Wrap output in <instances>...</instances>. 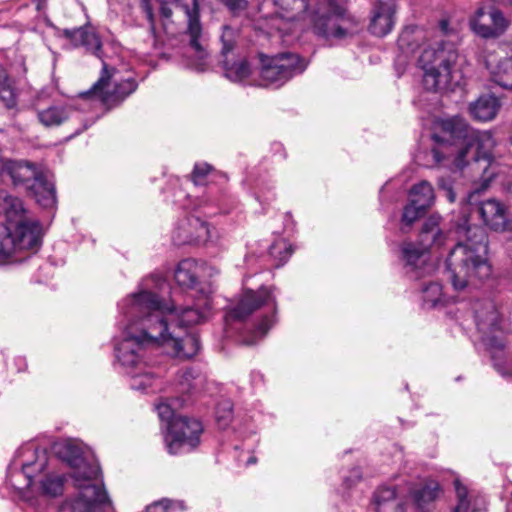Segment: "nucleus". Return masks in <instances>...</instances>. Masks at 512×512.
<instances>
[{"label": "nucleus", "mask_w": 512, "mask_h": 512, "mask_svg": "<svg viewBox=\"0 0 512 512\" xmlns=\"http://www.w3.org/2000/svg\"><path fill=\"white\" fill-rule=\"evenodd\" d=\"M26 190L29 196L43 208L53 207L56 203L55 186L52 182L47 180L42 172L37 174Z\"/></svg>", "instance_id": "24"}, {"label": "nucleus", "mask_w": 512, "mask_h": 512, "mask_svg": "<svg viewBox=\"0 0 512 512\" xmlns=\"http://www.w3.org/2000/svg\"><path fill=\"white\" fill-rule=\"evenodd\" d=\"M60 35L68 40L73 47H82L86 53L98 58L102 62V66L106 63L101 37L90 22L79 27L64 28L60 31Z\"/></svg>", "instance_id": "14"}, {"label": "nucleus", "mask_w": 512, "mask_h": 512, "mask_svg": "<svg viewBox=\"0 0 512 512\" xmlns=\"http://www.w3.org/2000/svg\"><path fill=\"white\" fill-rule=\"evenodd\" d=\"M198 0H194V71L205 72L211 66L208 45L203 38L202 27L197 13Z\"/></svg>", "instance_id": "22"}, {"label": "nucleus", "mask_w": 512, "mask_h": 512, "mask_svg": "<svg viewBox=\"0 0 512 512\" xmlns=\"http://www.w3.org/2000/svg\"><path fill=\"white\" fill-rule=\"evenodd\" d=\"M269 252L274 257L278 254L280 255V263L277 266L282 265L291 254L289 248L284 242H275L271 245Z\"/></svg>", "instance_id": "46"}, {"label": "nucleus", "mask_w": 512, "mask_h": 512, "mask_svg": "<svg viewBox=\"0 0 512 512\" xmlns=\"http://www.w3.org/2000/svg\"><path fill=\"white\" fill-rule=\"evenodd\" d=\"M218 240L219 233L214 226L201 219L194 220V246L212 248Z\"/></svg>", "instance_id": "27"}, {"label": "nucleus", "mask_w": 512, "mask_h": 512, "mask_svg": "<svg viewBox=\"0 0 512 512\" xmlns=\"http://www.w3.org/2000/svg\"><path fill=\"white\" fill-rule=\"evenodd\" d=\"M146 512H169V502L166 500L155 502L147 507Z\"/></svg>", "instance_id": "51"}, {"label": "nucleus", "mask_w": 512, "mask_h": 512, "mask_svg": "<svg viewBox=\"0 0 512 512\" xmlns=\"http://www.w3.org/2000/svg\"><path fill=\"white\" fill-rule=\"evenodd\" d=\"M500 108L499 100L493 95L480 96L470 104L471 115L479 121H490L495 118Z\"/></svg>", "instance_id": "25"}, {"label": "nucleus", "mask_w": 512, "mask_h": 512, "mask_svg": "<svg viewBox=\"0 0 512 512\" xmlns=\"http://www.w3.org/2000/svg\"><path fill=\"white\" fill-rule=\"evenodd\" d=\"M61 454L63 459L73 468L79 466L84 460L81 448L71 443L63 445Z\"/></svg>", "instance_id": "40"}, {"label": "nucleus", "mask_w": 512, "mask_h": 512, "mask_svg": "<svg viewBox=\"0 0 512 512\" xmlns=\"http://www.w3.org/2000/svg\"><path fill=\"white\" fill-rule=\"evenodd\" d=\"M264 305H271L276 311V300L270 289L261 287L257 291L246 290L237 304L226 315L227 320L244 321Z\"/></svg>", "instance_id": "15"}, {"label": "nucleus", "mask_w": 512, "mask_h": 512, "mask_svg": "<svg viewBox=\"0 0 512 512\" xmlns=\"http://www.w3.org/2000/svg\"><path fill=\"white\" fill-rule=\"evenodd\" d=\"M42 490L50 496L60 495L63 491V480L59 476H48L42 481Z\"/></svg>", "instance_id": "43"}, {"label": "nucleus", "mask_w": 512, "mask_h": 512, "mask_svg": "<svg viewBox=\"0 0 512 512\" xmlns=\"http://www.w3.org/2000/svg\"><path fill=\"white\" fill-rule=\"evenodd\" d=\"M233 14H239L246 10L247 0H220Z\"/></svg>", "instance_id": "49"}, {"label": "nucleus", "mask_w": 512, "mask_h": 512, "mask_svg": "<svg viewBox=\"0 0 512 512\" xmlns=\"http://www.w3.org/2000/svg\"><path fill=\"white\" fill-rule=\"evenodd\" d=\"M75 487L79 490V496L73 506L74 512H104L106 507L111 506L103 484L79 483Z\"/></svg>", "instance_id": "16"}, {"label": "nucleus", "mask_w": 512, "mask_h": 512, "mask_svg": "<svg viewBox=\"0 0 512 512\" xmlns=\"http://www.w3.org/2000/svg\"><path fill=\"white\" fill-rule=\"evenodd\" d=\"M457 505L453 512H486V500L475 490H469L459 479L454 480Z\"/></svg>", "instance_id": "21"}, {"label": "nucleus", "mask_w": 512, "mask_h": 512, "mask_svg": "<svg viewBox=\"0 0 512 512\" xmlns=\"http://www.w3.org/2000/svg\"><path fill=\"white\" fill-rule=\"evenodd\" d=\"M193 346H194V356H195L198 353L199 349H200V345H199L198 340L196 339L195 336H194Z\"/></svg>", "instance_id": "56"}, {"label": "nucleus", "mask_w": 512, "mask_h": 512, "mask_svg": "<svg viewBox=\"0 0 512 512\" xmlns=\"http://www.w3.org/2000/svg\"><path fill=\"white\" fill-rule=\"evenodd\" d=\"M35 4L36 10L40 13L44 12L47 8L48 0H31Z\"/></svg>", "instance_id": "53"}, {"label": "nucleus", "mask_w": 512, "mask_h": 512, "mask_svg": "<svg viewBox=\"0 0 512 512\" xmlns=\"http://www.w3.org/2000/svg\"><path fill=\"white\" fill-rule=\"evenodd\" d=\"M458 59V51L451 41L438 39L426 47L419 57L423 69V85L428 91L447 89L452 81V67Z\"/></svg>", "instance_id": "4"}, {"label": "nucleus", "mask_w": 512, "mask_h": 512, "mask_svg": "<svg viewBox=\"0 0 512 512\" xmlns=\"http://www.w3.org/2000/svg\"><path fill=\"white\" fill-rule=\"evenodd\" d=\"M487 20L491 22V29H483L486 35H492L493 38L501 36L508 28L509 22L503 13L495 8H491L487 12Z\"/></svg>", "instance_id": "33"}, {"label": "nucleus", "mask_w": 512, "mask_h": 512, "mask_svg": "<svg viewBox=\"0 0 512 512\" xmlns=\"http://www.w3.org/2000/svg\"><path fill=\"white\" fill-rule=\"evenodd\" d=\"M216 274V268L206 261L194 263V324L208 321L213 314L211 278Z\"/></svg>", "instance_id": "11"}, {"label": "nucleus", "mask_w": 512, "mask_h": 512, "mask_svg": "<svg viewBox=\"0 0 512 512\" xmlns=\"http://www.w3.org/2000/svg\"><path fill=\"white\" fill-rule=\"evenodd\" d=\"M172 242L176 246H182L191 242V224L188 216L180 220L173 231Z\"/></svg>", "instance_id": "36"}, {"label": "nucleus", "mask_w": 512, "mask_h": 512, "mask_svg": "<svg viewBox=\"0 0 512 512\" xmlns=\"http://www.w3.org/2000/svg\"><path fill=\"white\" fill-rule=\"evenodd\" d=\"M233 419V404L230 400H223L216 408V422L220 429H226Z\"/></svg>", "instance_id": "38"}, {"label": "nucleus", "mask_w": 512, "mask_h": 512, "mask_svg": "<svg viewBox=\"0 0 512 512\" xmlns=\"http://www.w3.org/2000/svg\"><path fill=\"white\" fill-rule=\"evenodd\" d=\"M438 188L444 192L445 197L450 202H454L456 200V193L454 191V185L451 176L439 177Z\"/></svg>", "instance_id": "45"}, {"label": "nucleus", "mask_w": 512, "mask_h": 512, "mask_svg": "<svg viewBox=\"0 0 512 512\" xmlns=\"http://www.w3.org/2000/svg\"><path fill=\"white\" fill-rule=\"evenodd\" d=\"M85 129H87V124H85L81 129H77L74 133V135H78L80 134L82 131H84Z\"/></svg>", "instance_id": "57"}, {"label": "nucleus", "mask_w": 512, "mask_h": 512, "mask_svg": "<svg viewBox=\"0 0 512 512\" xmlns=\"http://www.w3.org/2000/svg\"><path fill=\"white\" fill-rule=\"evenodd\" d=\"M30 466H31V464H30V463L23 464V465H22V469H23V471L26 473V472H27V470L30 468Z\"/></svg>", "instance_id": "59"}, {"label": "nucleus", "mask_w": 512, "mask_h": 512, "mask_svg": "<svg viewBox=\"0 0 512 512\" xmlns=\"http://www.w3.org/2000/svg\"><path fill=\"white\" fill-rule=\"evenodd\" d=\"M396 492L393 487H379L373 496L375 512H404L402 503L395 502Z\"/></svg>", "instance_id": "26"}, {"label": "nucleus", "mask_w": 512, "mask_h": 512, "mask_svg": "<svg viewBox=\"0 0 512 512\" xmlns=\"http://www.w3.org/2000/svg\"><path fill=\"white\" fill-rule=\"evenodd\" d=\"M491 22L487 20V12L484 8H479L470 19V27L475 34L482 38H493L492 35H486L483 29H491Z\"/></svg>", "instance_id": "37"}, {"label": "nucleus", "mask_w": 512, "mask_h": 512, "mask_svg": "<svg viewBox=\"0 0 512 512\" xmlns=\"http://www.w3.org/2000/svg\"><path fill=\"white\" fill-rule=\"evenodd\" d=\"M187 387V391L173 398L170 403H160L156 406L159 418L166 422L165 441L171 454L179 453L185 446H192V431L187 414L192 406V396L189 384Z\"/></svg>", "instance_id": "5"}, {"label": "nucleus", "mask_w": 512, "mask_h": 512, "mask_svg": "<svg viewBox=\"0 0 512 512\" xmlns=\"http://www.w3.org/2000/svg\"><path fill=\"white\" fill-rule=\"evenodd\" d=\"M275 7L273 15L264 18L268 34H289L293 22L299 19L308 8V0H272Z\"/></svg>", "instance_id": "13"}, {"label": "nucleus", "mask_w": 512, "mask_h": 512, "mask_svg": "<svg viewBox=\"0 0 512 512\" xmlns=\"http://www.w3.org/2000/svg\"><path fill=\"white\" fill-rule=\"evenodd\" d=\"M5 233L0 238V262L18 261L15 255L22 250L35 253L42 243L41 225L38 221H20L14 232L4 226Z\"/></svg>", "instance_id": "8"}, {"label": "nucleus", "mask_w": 512, "mask_h": 512, "mask_svg": "<svg viewBox=\"0 0 512 512\" xmlns=\"http://www.w3.org/2000/svg\"><path fill=\"white\" fill-rule=\"evenodd\" d=\"M478 212L486 226L494 231H505L508 219L505 206L495 200L488 199L480 203Z\"/></svg>", "instance_id": "20"}, {"label": "nucleus", "mask_w": 512, "mask_h": 512, "mask_svg": "<svg viewBox=\"0 0 512 512\" xmlns=\"http://www.w3.org/2000/svg\"><path fill=\"white\" fill-rule=\"evenodd\" d=\"M426 213V209L423 207H419V205H414L413 201L410 202L404 207L402 214V230L404 231V227H410L417 219L422 217Z\"/></svg>", "instance_id": "39"}, {"label": "nucleus", "mask_w": 512, "mask_h": 512, "mask_svg": "<svg viewBox=\"0 0 512 512\" xmlns=\"http://www.w3.org/2000/svg\"><path fill=\"white\" fill-rule=\"evenodd\" d=\"M441 128V135H433V139L439 144L431 150L435 163L449 161L459 170L470 167L487 186L496 175L493 167L496 141L493 134L490 131L476 130L459 118L444 120Z\"/></svg>", "instance_id": "2"}, {"label": "nucleus", "mask_w": 512, "mask_h": 512, "mask_svg": "<svg viewBox=\"0 0 512 512\" xmlns=\"http://www.w3.org/2000/svg\"><path fill=\"white\" fill-rule=\"evenodd\" d=\"M227 34L231 36L232 30L228 26H224V32L221 36L223 44L221 53L224 56V60L222 62L224 75L233 82H241L250 75L251 69L245 59H239L237 61H231L228 59V53L232 51L233 44L230 39H226Z\"/></svg>", "instance_id": "17"}, {"label": "nucleus", "mask_w": 512, "mask_h": 512, "mask_svg": "<svg viewBox=\"0 0 512 512\" xmlns=\"http://www.w3.org/2000/svg\"><path fill=\"white\" fill-rule=\"evenodd\" d=\"M129 323L124 336L115 348L118 361L126 367H135L141 359L140 351L145 344H162L171 346L173 355L183 354L182 334L175 330L190 333V327L174 313V308L167 305L150 291L134 294L124 311Z\"/></svg>", "instance_id": "1"}, {"label": "nucleus", "mask_w": 512, "mask_h": 512, "mask_svg": "<svg viewBox=\"0 0 512 512\" xmlns=\"http://www.w3.org/2000/svg\"><path fill=\"white\" fill-rule=\"evenodd\" d=\"M509 142H510V144L512 145V134H511V135H510V137H509Z\"/></svg>", "instance_id": "61"}, {"label": "nucleus", "mask_w": 512, "mask_h": 512, "mask_svg": "<svg viewBox=\"0 0 512 512\" xmlns=\"http://www.w3.org/2000/svg\"><path fill=\"white\" fill-rule=\"evenodd\" d=\"M275 323L273 316L265 315L262 317L261 321L257 324L255 327V330L253 331L252 338L246 341V344L252 345L256 343L258 338L264 337L269 329L273 326Z\"/></svg>", "instance_id": "42"}, {"label": "nucleus", "mask_w": 512, "mask_h": 512, "mask_svg": "<svg viewBox=\"0 0 512 512\" xmlns=\"http://www.w3.org/2000/svg\"><path fill=\"white\" fill-rule=\"evenodd\" d=\"M172 7L176 13L185 18L187 27L186 32L192 35V10L187 4L181 2V0H160V13L165 19H169L172 16Z\"/></svg>", "instance_id": "30"}, {"label": "nucleus", "mask_w": 512, "mask_h": 512, "mask_svg": "<svg viewBox=\"0 0 512 512\" xmlns=\"http://www.w3.org/2000/svg\"><path fill=\"white\" fill-rule=\"evenodd\" d=\"M473 309L479 339L491 352L496 369L503 375L512 374V369L504 371L500 363L497 362L496 355L503 352L508 333L494 302L490 299L477 301Z\"/></svg>", "instance_id": "7"}, {"label": "nucleus", "mask_w": 512, "mask_h": 512, "mask_svg": "<svg viewBox=\"0 0 512 512\" xmlns=\"http://www.w3.org/2000/svg\"><path fill=\"white\" fill-rule=\"evenodd\" d=\"M0 100L8 109L17 105L15 89L5 69H0Z\"/></svg>", "instance_id": "32"}, {"label": "nucleus", "mask_w": 512, "mask_h": 512, "mask_svg": "<svg viewBox=\"0 0 512 512\" xmlns=\"http://www.w3.org/2000/svg\"><path fill=\"white\" fill-rule=\"evenodd\" d=\"M216 174L214 168L206 162H198L194 164V185L206 184V178Z\"/></svg>", "instance_id": "44"}, {"label": "nucleus", "mask_w": 512, "mask_h": 512, "mask_svg": "<svg viewBox=\"0 0 512 512\" xmlns=\"http://www.w3.org/2000/svg\"><path fill=\"white\" fill-rule=\"evenodd\" d=\"M203 432V425L201 422L194 420V447L199 443V439L197 434H200Z\"/></svg>", "instance_id": "52"}, {"label": "nucleus", "mask_w": 512, "mask_h": 512, "mask_svg": "<svg viewBox=\"0 0 512 512\" xmlns=\"http://www.w3.org/2000/svg\"><path fill=\"white\" fill-rule=\"evenodd\" d=\"M314 32L326 39L344 40L361 31L359 20L340 0H323L313 12Z\"/></svg>", "instance_id": "6"}, {"label": "nucleus", "mask_w": 512, "mask_h": 512, "mask_svg": "<svg viewBox=\"0 0 512 512\" xmlns=\"http://www.w3.org/2000/svg\"><path fill=\"white\" fill-rule=\"evenodd\" d=\"M369 31L377 36L384 37L391 32L394 26L395 5L390 1L377 0L373 4Z\"/></svg>", "instance_id": "18"}, {"label": "nucleus", "mask_w": 512, "mask_h": 512, "mask_svg": "<svg viewBox=\"0 0 512 512\" xmlns=\"http://www.w3.org/2000/svg\"><path fill=\"white\" fill-rule=\"evenodd\" d=\"M410 197L414 205H419L427 210L434 203V189L428 181H421L411 188Z\"/></svg>", "instance_id": "31"}, {"label": "nucleus", "mask_w": 512, "mask_h": 512, "mask_svg": "<svg viewBox=\"0 0 512 512\" xmlns=\"http://www.w3.org/2000/svg\"><path fill=\"white\" fill-rule=\"evenodd\" d=\"M38 120L45 127L59 126L70 118V110L64 106H50L37 111Z\"/></svg>", "instance_id": "29"}, {"label": "nucleus", "mask_w": 512, "mask_h": 512, "mask_svg": "<svg viewBox=\"0 0 512 512\" xmlns=\"http://www.w3.org/2000/svg\"><path fill=\"white\" fill-rule=\"evenodd\" d=\"M354 475H355L356 477H358V478H359V477H360V475H359V471H358V470H355V471H354Z\"/></svg>", "instance_id": "60"}, {"label": "nucleus", "mask_w": 512, "mask_h": 512, "mask_svg": "<svg viewBox=\"0 0 512 512\" xmlns=\"http://www.w3.org/2000/svg\"><path fill=\"white\" fill-rule=\"evenodd\" d=\"M439 29L444 36L448 35L450 33L449 21L446 19L441 20L439 22Z\"/></svg>", "instance_id": "54"}, {"label": "nucleus", "mask_w": 512, "mask_h": 512, "mask_svg": "<svg viewBox=\"0 0 512 512\" xmlns=\"http://www.w3.org/2000/svg\"><path fill=\"white\" fill-rule=\"evenodd\" d=\"M455 232L458 242L448 254L446 271L454 289L463 290L477 286L491 275L488 236L482 227L470 224L466 215L456 224Z\"/></svg>", "instance_id": "3"}, {"label": "nucleus", "mask_w": 512, "mask_h": 512, "mask_svg": "<svg viewBox=\"0 0 512 512\" xmlns=\"http://www.w3.org/2000/svg\"><path fill=\"white\" fill-rule=\"evenodd\" d=\"M174 278L176 283L185 291L192 288V260L183 259L179 262Z\"/></svg>", "instance_id": "34"}, {"label": "nucleus", "mask_w": 512, "mask_h": 512, "mask_svg": "<svg viewBox=\"0 0 512 512\" xmlns=\"http://www.w3.org/2000/svg\"><path fill=\"white\" fill-rule=\"evenodd\" d=\"M422 34V31L416 28L415 30L406 29L402 32L399 38V45L401 47L407 45L412 46V41L418 38Z\"/></svg>", "instance_id": "47"}, {"label": "nucleus", "mask_w": 512, "mask_h": 512, "mask_svg": "<svg viewBox=\"0 0 512 512\" xmlns=\"http://www.w3.org/2000/svg\"><path fill=\"white\" fill-rule=\"evenodd\" d=\"M260 61L262 64L260 77L266 86L280 87L295 75L301 74L307 67L303 58L291 52L272 57L260 54Z\"/></svg>", "instance_id": "9"}, {"label": "nucleus", "mask_w": 512, "mask_h": 512, "mask_svg": "<svg viewBox=\"0 0 512 512\" xmlns=\"http://www.w3.org/2000/svg\"><path fill=\"white\" fill-rule=\"evenodd\" d=\"M153 377L150 373H145L143 375H135L133 376L132 387L136 389H147L152 385Z\"/></svg>", "instance_id": "48"}, {"label": "nucleus", "mask_w": 512, "mask_h": 512, "mask_svg": "<svg viewBox=\"0 0 512 512\" xmlns=\"http://www.w3.org/2000/svg\"><path fill=\"white\" fill-rule=\"evenodd\" d=\"M440 221L439 215H431L422 225L418 243L404 242L402 244V259L406 265L417 267L431 247H440L445 243L446 235L439 227Z\"/></svg>", "instance_id": "12"}, {"label": "nucleus", "mask_w": 512, "mask_h": 512, "mask_svg": "<svg viewBox=\"0 0 512 512\" xmlns=\"http://www.w3.org/2000/svg\"><path fill=\"white\" fill-rule=\"evenodd\" d=\"M116 69L104 63L99 79L90 89L80 94L83 98H98L104 105L114 107L120 105L126 98L133 94L138 87L137 81L130 77L114 84L111 91H107L112 76Z\"/></svg>", "instance_id": "10"}, {"label": "nucleus", "mask_w": 512, "mask_h": 512, "mask_svg": "<svg viewBox=\"0 0 512 512\" xmlns=\"http://www.w3.org/2000/svg\"><path fill=\"white\" fill-rule=\"evenodd\" d=\"M439 492V486L438 484H430L422 487L421 489L417 490L414 494V499L417 502L419 506H421L424 503H428L433 501Z\"/></svg>", "instance_id": "41"}, {"label": "nucleus", "mask_w": 512, "mask_h": 512, "mask_svg": "<svg viewBox=\"0 0 512 512\" xmlns=\"http://www.w3.org/2000/svg\"><path fill=\"white\" fill-rule=\"evenodd\" d=\"M99 473V467L96 465L88 464L84 460L79 466L74 468L71 477L74 479V485L79 483H91Z\"/></svg>", "instance_id": "35"}, {"label": "nucleus", "mask_w": 512, "mask_h": 512, "mask_svg": "<svg viewBox=\"0 0 512 512\" xmlns=\"http://www.w3.org/2000/svg\"><path fill=\"white\" fill-rule=\"evenodd\" d=\"M1 173L9 177L13 185L28 189L39 171L29 162L7 160L2 165Z\"/></svg>", "instance_id": "19"}, {"label": "nucleus", "mask_w": 512, "mask_h": 512, "mask_svg": "<svg viewBox=\"0 0 512 512\" xmlns=\"http://www.w3.org/2000/svg\"><path fill=\"white\" fill-rule=\"evenodd\" d=\"M428 289H431L433 290L435 293H439L440 292V287L437 283H431L428 287H427V290Z\"/></svg>", "instance_id": "55"}, {"label": "nucleus", "mask_w": 512, "mask_h": 512, "mask_svg": "<svg viewBox=\"0 0 512 512\" xmlns=\"http://www.w3.org/2000/svg\"><path fill=\"white\" fill-rule=\"evenodd\" d=\"M486 67L491 80L503 89H512V57L496 59L489 55L486 59Z\"/></svg>", "instance_id": "23"}, {"label": "nucleus", "mask_w": 512, "mask_h": 512, "mask_svg": "<svg viewBox=\"0 0 512 512\" xmlns=\"http://www.w3.org/2000/svg\"><path fill=\"white\" fill-rule=\"evenodd\" d=\"M0 213H3L9 224H18L20 221H25L22 201L14 196L6 195L0 198Z\"/></svg>", "instance_id": "28"}, {"label": "nucleus", "mask_w": 512, "mask_h": 512, "mask_svg": "<svg viewBox=\"0 0 512 512\" xmlns=\"http://www.w3.org/2000/svg\"><path fill=\"white\" fill-rule=\"evenodd\" d=\"M140 6L143 12L145 13L148 22L150 23L151 28L154 29L155 17L153 13L151 0H140Z\"/></svg>", "instance_id": "50"}, {"label": "nucleus", "mask_w": 512, "mask_h": 512, "mask_svg": "<svg viewBox=\"0 0 512 512\" xmlns=\"http://www.w3.org/2000/svg\"><path fill=\"white\" fill-rule=\"evenodd\" d=\"M256 458L255 457H250L247 461V465H251V464H255L256 463Z\"/></svg>", "instance_id": "58"}]
</instances>
